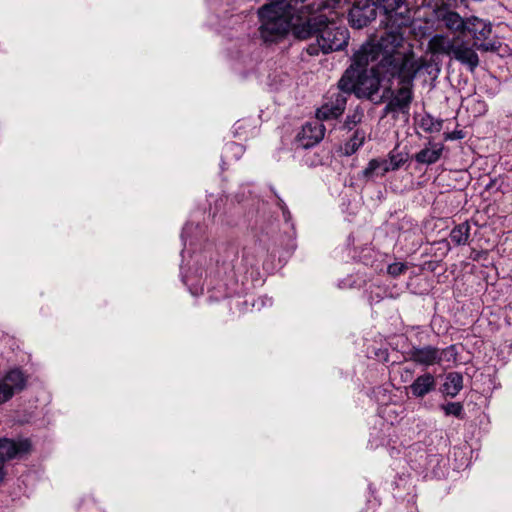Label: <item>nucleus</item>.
Returning <instances> with one entry per match:
<instances>
[{
    "label": "nucleus",
    "instance_id": "obj_11",
    "mask_svg": "<svg viewBox=\"0 0 512 512\" xmlns=\"http://www.w3.org/2000/svg\"><path fill=\"white\" fill-rule=\"evenodd\" d=\"M438 381L434 373L424 372L408 385L407 390L414 399H424L429 393L435 392Z\"/></svg>",
    "mask_w": 512,
    "mask_h": 512
},
{
    "label": "nucleus",
    "instance_id": "obj_4",
    "mask_svg": "<svg viewBox=\"0 0 512 512\" xmlns=\"http://www.w3.org/2000/svg\"><path fill=\"white\" fill-rule=\"evenodd\" d=\"M286 8L279 3H268L258 10L260 36L265 42H276L290 30Z\"/></svg>",
    "mask_w": 512,
    "mask_h": 512
},
{
    "label": "nucleus",
    "instance_id": "obj_22",
    "mask_svg": "<svg viewBox=\"0 0 512 512\" xmlns=\"http://www.w3.org/2000/svg\"><path fill=\"white\" fill-rule=\"evenodd\" d=\"M440 363L443 361H456L458 352L455 345L447 346L445 349L438 348Z\"/></svg>",
    "mask_w": 512,
    "mask_h": 512
},
{
    "label": "nucleus",
    "instance_id": "obj_19",
    "mask_svg": "<svg viewBox=\"0 0 512 512\" xmlns=\"http://www.w3.org/2000/svg\"><path fill=\"white\" fill-rule=\"evenodd\" d=\"M440 409L446 416H455L457 419H465L466 412L463 403L447 402L440 404Z\"/></svg>",
    "mask_w": 512,
    "mask_h": 512
},
{
    "label": "nucleus",
    "instance_id": "obj_24",
    "mask_svg": "<svg viewBox=\"0 0 512 512\" xmlns=\"http://www.w3.org/2000/svg\"><path fill=\"white\" fill-rule=\"evenodd\" d=\"M466 134L463 130H454V131H451L450 133H445L444 134V139L445 140H456V139H463L465 138Z\"/></svg>",
    "mask_w": 512,
    "mask_h": 512
},
{
    "label": "nucleus",
    "instance_id": "obj_12",
    "mask_svg": "<svg viewBox=\"0 0 512 512\" xmlns=\"http://www.w3.org/2000/svg\"><path fill=\"white\" fill-rule=\"evenodd\" d=\"M326 22L327 17L325 15H317L310 17L305 22L299 24H291L290 29L295 38L299 40H306L311 37L317 38L320 27L325 25Z\"/></svg>",
    "mask_w": 512,
    "mask_h": 512
},
{
    "label": "nucleus",
    "instance_id": "obj_18",
    "mask_svg": "<svg viewBox=\"0 0 512 512\" xmlns=\"http://www.w3.org/2000/svg\"><path fill=\"white\" fill-rule=\"evenodd\" d=\"M471 225L469 222H462L454 228L450 232V239L454 245H466L469 243L470 238Z\"/></svg>",
    "mask_w": 512,
    "mask_h": 512
},
{
    "label": "nucleus",
    "instance_id": "obj_13",
    "mask_svg": "<svg viewBox=\"0 0 512 512\" xmlns=\"http://www.w3.org/2000/svg\"><path fill=\"white\" fill-rule=\"evenodd\" d=\"M31 449V442L28 439L14 441L8 438L0 439V463L15 457L27 454Z\"/></svg>",
    "mask_w": 512,
    "mask_h": 512
},
{
    "label": "nucleus",
    "instance_id": "obj_33",
    "mask_svg": "<svg viewBox=\"0 0 512 512\" xmlns=\"http://www.w3.org/2000/svg\"><path fill=\"white\" fill-rule=\"evenodd\" d=\"M342 206L344 207L343 211H347L348 208H349V203H347V204L346 203H342Z\"/></svg>",
    "mask_w": 512,
    "mask_h": 512
},
{
    "label": "nucleus",
    "instance_id": "obj_15",
    "mask_svg": "<svg viewBox=\"0 0 512 512\" xmlns=\"http://www.w3.org/2000/svg\"><path fill=\"white\" fill-rule=\"evenodd\" d=\"M463 389V375L461 372H448L444 383L440 385V392L443 397L458 396Z\"/></svg>",
    "mask_w": 512,
    "mask_h": 512
},
{
    "label": "nucleus",
    "instance_id": "obj_23",
    "mask_svg": "<svg viewBox=\"0 0 512 512\" xmlns=\"http://www.w3.org/2000/svg\"><path fill=\"white\" fill-rule=\"evenodd\" d=\"M408 269V265L405 262H392L387 265V272L392 277L401 276Z\"/></svg>",
    "mask_w": 512,
    "mask_h": 512
},
{
    "label": "nucleus",
    "instance_id": "obj_8",
    "mask_svg": "<svg viewBox=\"0 0 512 512\" xmlns=\"http://www.w3.org/2000/svg\"><path fill=\"white\" fill-rule=\"evenodd\" d=\"M388 160H371L368 165L363 169V175L367 178L373 177V175H384L390 170H398L404 163L407 162L409 155L408 153H395L392 150L388 154Z\"/></svg>",
    "mask_w": 512,
    "mask_h": 512
},
{
    "label": "nucleus",
    "instance_id": "obj_6",
    "mask_svg": "<svg viewBox=\"0 0 512 512\" xmlns=\"http://www.w3.org/2000/svg\"><path fill=\"white\" fill-rule=\"evenodd\" d=\"M460 2H452V0H434L433 13L440 27L457 38H464L466 28V18H463L457 11L452 9L454 5Z\"/></svg>",
    "mask_w": 512,
    "mask_h": 512
},
{
    "label": "nucleus",
    "instance_id": "obj_20",
    "mask_svg": "<svg viewBox=\"0 0 512 512\" xmlns=\"http://www.w3.org/2000/svg\"><path fill=\"white\" fill-rule=\"evenodd\" d=\"M419 127L426 132H439L443 127V120L435 119L432 115H423L419 121Z\"/></svg>",
    "mask_w": 512,
    "mask_h": 512
},
{
    "label": "nucleus",
    "instance_id": "obj_25",
    "mask_svg": "<svg viewBox=\"0 0 512 512\" xmlns=\"http://www.w3.org/2000/svg\"><path fill=\"white\" fill-rule=\"evenodd\" d=\"M441 266V260H430L423 263L421 269L428 271H436L437 267Z\"/></svg>",
    "mask_w": 512,
    "mask_h": 512
},
{
    "label": "nucleus",
    "instance_id": "obj_9",
    "mask_svg": "<svg viewBox=\"0 0 512 512\" xmlns=\"http://www.w3.org/2000/svg\"><path fill=\"white\" fill-rule=\"evenodd\" d=\"M405 357L409 361L417 365L429 367L432 365H440V357L438 354L437 346L426 345L417 346L412 345L410 349L405 352Z\"/></svg>",
    "mask_w": 512,
    "mask_h": 512
},
{
    "label": "nucleus",
    "instance_id": "obj_32",
    "mask_svg": "<svg viewBox=\"0 0 512 512\" xmlns=\"http://www.w3.org/2000/svg\"><path fill=\"white\" fill-rule=\"evenodd\" d=\"M360 139L358 135V130H354V144L356 143V140Z\"/></svg>",
    "mask_w": 512,
    "mask_h": 512
},
{
    "label": "nucleus",
    "instance_id": "obj_34",
    "mask_svg": "<svg viewBox=\"0 0 512 512\" xmlns=\"http://www.w3.org/2000/svg\"><path fill=\"white\" fill-rule=\"evenodd\" d=\"M480 255H482V252H478V253H476V256H477V257H480Z\"/></svg>",
    "mask_w": 512,
    "mask_h": 512
},
{
    "label": "nucleus",
    "instance_id": "obj_16",
    "mask_svg": "<svg viewBox=\"0 0 512 512\" xmlns=\"http://www.w3.org/2000/svg\"><path fill=\"white\" fill-rule=\"evenodd\" d=\"M1 384L3 388L10 391L12 397L15 393L24 389L26 377L21 370L13 369L3 377Z\"/></svg>",
    "mask_w": 512,
    "mask_h": 512
},
{
    "label": "nucleus",
    "instance_id": "obj_26",
    "mask_svg": "<svg viewBox=\"0 0 512 512\" xmlns=\"http://www.w3.org/2000/svg\"><path fill=\"white\" fill-rule=\"evenodd\" d=\"M279 206H280V208L282 210L283 217L285 218V220H289L290 217H291V214H290L288 208L285 206L284 202L281 199H279Z\"/></svg>",
    "mask_w": 512,
    "mask_h": 512
},
{
    "label": "nucleus",
    "instance_id": "obj_21",
    "mask_svg": "<svg viewBox=\"0 0 512 512\" xmlns=\"http://www.w3.org/2000/svg\"><path fill=\"white\" fill-rule=\"evenodd\" d=\"M407 84H403V87L398 89V93L401 98H394V110L409 108L412 100V91L406 87Z\"/></svg>",
    "mask_w": 512,
    "mask_h": 512
},
{
    "label": "nucleus",
    "instance_id": "obj_31",
    "mask_svg": "<svg viewBox=\"0 0 512 512\" xmlns=\"http://www.w3.org/2000/svg\"><path fill=\"white\" fill-rule=\"evenodd\" d=\"M439 244L442 245L445 249H449V242L442 241V242H439Z\"/></svg>",
    "mask_w": 512,
    "mask_h": 512
},
{
    "label": "nucleus",
    "instance_id": "obj_35",
    "mask_svg": "<svg viewBox=\"0 0 512 512\" xmlns=\"http://www.w3.org/2000/svg\"><path fill=\"white\" fill-rule=\"evenodd\" d=\"M451 1H464V0H451Z\"/></svg>",
    "mask_w": 512,
    "mask_h": 512
},
{
    "label": "nucleus",
    "instance_id": "obj_7",
    "mask_svg": "<svg viewBox=\"0 0 512 512\" xmlns=\"http://www.w3.org/2000/svg\"><path fill=\"white\" fill-rule=\"evenodd\" d=\"M492 34V26L477 16L465 18V35L464 38H471L474 41L476 49L483 51H495L497 48L495 43L485 42Z\"/></svg>",
    "mask_w": 512,
    "mask_h": 512
},
{
    "label": "nucleus",
    "instance_id": "obj_14",
    "mask_svg": "<svg viewBox=\"0 0 512 512\" xmlns=\"http://www.w3.org/2000/svg\"><path fill=\"white\" fill-rule=\"evenodd\" d=\"M444 149L443 143L433 142L432 139H429L427 145L411 158L420 165H433L441 159Z\"/></svg>",
    "mask_w": 512,
    "mask_h": 512
},
{
    "label": "nucleus",
    "instance_id": "obj_5",
    "mask_svg": "<svg viewBox=\"0 0 512 512\" xmlns=\"http://www.w3.org/2000/svg\"><path fill=\"white\" fill-rule=\"evenodd\" d=\"M349 31L345 27L337 26L336 23L327 19L325 25L320 27L317 35V44H310L307 52L310 55H317L319 50L323 53L342 50L348 45Z\"/></svg>",
    "mask_w": 512,
    "mask_h": 512
},
{
    "label": "nucleus",
    "instance_id": "obj_2",
    "mask_svg": "<svg viewBox=\"0 0 512 512\" xmlns=\"http://www.w3.org/2000/svg\"><path fill=\"white\" fill-rule=\"evenodd\" d=\"M379 57H381L380 61L370 69L366 68L368 62L373 61L370 57L367 62L354 64V96L358 99H373L382 82L387 83L384 96L387 93L393 94L395 78L400 84H412L419 70L412 53L381 52Z\"/></svg>",
    "mask_w": 512,
    "mask_h": 512
},
{
    "label": "nucleus",
    "instance_id": "obj_27",
    "mask_svg": "<svg viewBox=\"0 0 512 512\" xmlns=\"http://www.w3.org/2000/svg\"><path fill=\"white\" fill-rule=\"evenodd\" d=\"M395 111V104H394V100H390L384 107V112L385 114L387 115V113L389 112H394Z\"/></svg>",
    "mask_w": 512,
    "mask_h": 512
},
{
    "label": "nucleus",
    "instance_id": "obj_3",
    "mask_svg": "<svg viewBox=\"0 0 512 512\" xmlns=\"http://www.w3.org/2000/svg\"><path fill=\"white\" fill-rule=\"evenodd\" d=\"M352 95V64H350L335 89L328 91L326 100L316 112V119L307 122L297 134L298 147L308 149L318 144L324 137L322 120L337 118L345 110L347 99Z\"/></svg>",
    "mask_w": 512,
    "mask_h": 512
},
{
    "label": "nucleus",
    "instance_id": "obj_17",
    "mask_svg": "<svg viewBox=\"0 0 512 512\" xmlns=\"http://www.w3.org/2000/svg\"><path fill=\"white\" fill-rule=\"evenodd\" d=\"M204 228L200 224L195 223H187L182 231V240L184 242V246L187 244L189 246H195L197 242L204 237Z\"/></svg>",
    "mask_w": 512,
    "mask_h": 512
},
{
    "label": "nucleus",
    "instance_id": "obj_1",
    "mask_svg": "<svg viewBox=\"0 0 512 512\" xmlns=\"http://www.w3.org/2000/svg\"><path fill=\"white\" fill-rule=\"evenodd\" d=\"M385 15L386 29L377 39L372 35L359 50L354 52V65L377 59L381 51L401 53L405 30L412 23L406 0H354V28L366 27L377 17L378 9Z\"/></svg>",
    "mask_w": 512,
    "mask_h": 512
},
{
    "label": "nucleus",
    "instance_id": "obj_28",
    "mask_svg": "<svg viewBox=\"0 0 512 512\" xmlns=\"http://www.w3.org/2000/svg\"><path fill=\"white\" fill-rule=\"evenodd\" d=\"M341 152L344 155L349 156L351 154V148H350L349 144H346L345 147L341 149Z\"/></svg>",
    "mask_w": 512,
    "mask_h": 512
},
{
    "label": "nucleus",
    "instance_id": "obj_10",
    "mask_svg": "<svg viewBox=\"0 0 512 512\" xmlns=\"http://www.w3.org/2000/svg\"><path fill=\"white\" fill-rule=\"evenodd\" d=\"M448 51L452 58L460 62L461 65L467 67L471 73L477 69L480 63V58L475 49L467 46L465 42L453 43L451 46H449Z\"/></svg>",
    "mask_w": 512,
    "mask_h": 512
},
{
    "label": "nucleus",
    "instance_id": "obj_36",
    "mask_svg": "<svg viewBox=\"0 0 512 512\" xmlns=\"http://www.w3.org/2000/svg\"><path fill=\"white\" fill-rule=\"evenodd\" d=\"M308 0H302V2H307Z\"/></svg>",
    "mask_w": 512,
    "mask_h": 512
},
{
    "label": "nucleus",
    "instance_id": "obj_29",
    "mask_svg": "<svg viewBox=\"0 0 512 512\" xmlns=\"http://www.w3.org/2000/svg\"><path fill=\"white\" fill-rule=\"evenodd\" d=\"M270 3H279L280 7H291V5L286 4L284 0H271Z\"/></svg>",
    "mask_w": 512,
    "mask_h": 512
},
{
    "label": "nucleus",
    "instance_id": "obj_30",
    "mask_svg": "<svg viewBox=\"0 0 512 512\" xmlns=\"http://www.w3.org/2000/svg\"><path fill=\"white\" fill-rule=\"evenodd\" d=\"M346 14H347L346 17H347L348 23H352V8L347 9Z\"/></svg>",
    "mask_w": 512,
    "mask_h": 512
}]
</instances>
